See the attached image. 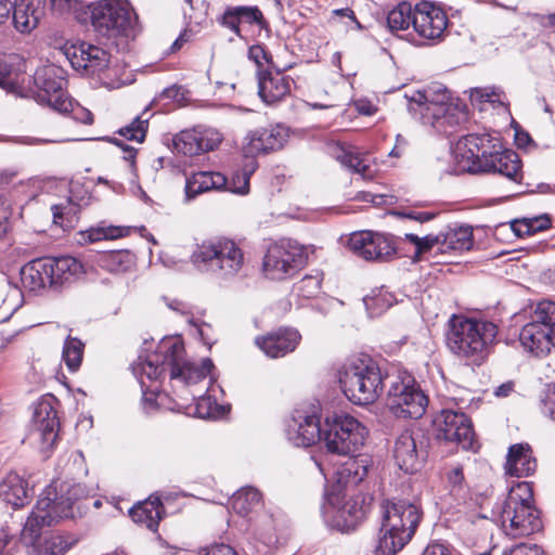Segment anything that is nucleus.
I'll return each mask as SVG.
<instances>
[{
  "label": "nucleus",
  "instance_id": "f257e3e1",
  "mask_svg": "<svg viewBox=\"0 0 555 555\" xmlns=\"http://www.w3.org/2000/svg\"><path fill=\"white\" fill-rule=\"evenodd\" d=\"M212 367V361L208 358L203 359L201 365L190 362L185 358L183 341L177 337L162 339L153 354L144 361L139 358L131 366L142 387L144 377L158 380L167 371L171 379L181 380L185 385L197 384L207 377Z\"/></svg>",
  "mask_w": 555,
  "mask_h": 555
},
{
  "label": "nucleus",
  "instance_id": "f03ea898",
  "mask_svg": "<svg viewBox=\"0 0 555 555\" xmlns=\"http://www.w3.org/2000/svg\"><path fill=\"white\" fill-rule=\"evenodd\" d=\"M498 332L491 321L453 314L448 323L447 346L460 359L480 365L488 358Z\"/></svg>",
  "mask_w": 555,
  "mask_h": 555
},
{
  "label": "nucleus",
  "instance_id": "7ed1b4c3",
  "mask_svg": "<svg viewBox=\"0 0 555 555\" xmlns=\"http://www.w3.org/2000/svg\"><path fill=\"white\" fill-rule=\"evenodd\" d=\"M382 527L375 555H395L414 535L422 519L421 507L408 500H385L382 505Z\"/></svg>",
  "mask_w": 555,
  "mask_h": 555
},
{
  "label": "nucleus",
  "instance_id": "20e7f679",
  "mask_svg": "<svg viewBox=\"0 0 555 555\" xmlns=\"http://www.w3.org/2000/svg\"><path fill=\"white\" fill-rule=\"evenodd\" d=\"M384 376L378 364L370 357L349 359L339 372V383L345 396L354 404L374 403L383 392Z\"/></svg>",
  "mask_w": 555,
  "mask_h": 555
},
{
  "label": "nucleus",
  "instance_id": "39448f33",
  "mask_svg": "<svg viewBox=\"0 0 555 555\" xmlns=\"http://www.w3.org/2000/svg\"><path fill=\"white\" fill-rule=\"evenodd\" d=\"M500 522L505 534L513 539L528 537L542 529L530 482L520 481L511 488L501 506Z\"/></svg>",
  "mask_w": 555,
  "mask_h": 555
},
{
  "label": "nucleus",
  "instance_id": "423d86ee",
  "mask_svg": "<svg viewBox=\"0 0 555 555\" xmlns=\"http://www.w3.org/2000/svg\"><path fill=\"white\" fill-rule=\"evenodd\" d=\"M191 262L201 272L228 280L243 268L244 253L233 240L215 237L196 245L191 255Z\"/></svg>",
  "mask_w": 555,
  "mask_h": 555
},
{
  "label": "nucleus",
  "instance_id": "0eeeda50",
  "mask_svg": "<svg viewBox=\"0 0 555 555\" xmlns=\"http://www.w3.org/2000/svg\"><path fill=\"white\" fill-rule=\"evenodd\" d=\"M94 30L104 37H134L138 16L128 0H100L90 7Z\"/></svg>",
  "mask_w": 555,
  "mask_h": 555
},
{
  "label": "nucleus",
  "instance_id": "6e6552de",
  "mask_svg": "<svg viewBox=\"0 0 555 555\" xmlns=\"http://www.w3.org/2000/svg\"><path fill=\"white\" fill-rule=\"evenodd\" d=\"M366 437V427L349 414H333L325 418L323 440L331 453L338 455L353 454L363 447Z\"/></svg>",
  "mask_w": 555,
  "mask_h": 555
},
{
  "label": "nucleus",
  "instance_id": "1a4fd4ad",
  "mask_svg": "<svg viewBox=\"0 0 555 555\" xmlns=\"http://www.w3.org/2000/svg\"><path fill=\"white\" fill-rule=\"evenodd\" d=\"M427 404V396L411 374L403 372L390 377L386 405L396 417L420 418Z\"/></svg>",
  "mask_w": 555,
  "mask_h": 555
},
{
  "label": "nucleus",
  "instance_id": "9d476101",
  "mask_svg": "<svg viewBox=\"0 0 555 555\" xmlns=\"http://www.w3.org/2000/svg\"><path fill=\"white\" fill-rule=\"evenodd\" d=\"M307 261L305 248L292 240H281L268 247L263 271L271 280H285L295 275Z\"/></svg>",
  "mask_w": 555,
  "mask_h": 555
},
{
  "label": "nucleus",
  "instance_id": "9b49d317",
  "mask_svg": "<svg viewBox=\"0 0 555 555\" xmlns=\"http://www.w3.org/2000/svg\"><path fill=\"white\" fill-rule=\"evenodd\" d=\"M34 82L39 102L60 113L70 111L72 102L64 90L66 80L61 67L53 64L39 67L34 75Z\"/></svg>",
  "mask_w": 555,
  "mask_h": 555
},
{
  "label": "nucleus",
  "instance_id": "f8f14e48",
  "mask_svg": "<svg viewBox=\"0 0 555 555\" xmlns=\"http://www.w3.org/2000/svg\"><path fill=\"white\" fill-rule=\"evenodd\" d=\"M501 144L498 137H492L489 133L465 135L457 144V157H460L459 163L462 169L472 173H479L483 166L482 159L490 158L492 153L499 151Z\"/></svg>",
  "mask_w": 555,
  "mask_h": 555
},
{
  "label": "nucleus",
  "instance_id": "ddd939ff",
  "mask_svg": "<svg viewBox=\"0 0 555 555\" xmlns=\"http://www.w3.org/2000/svg\"><path fill=\"white\" fill-rule=\"evenodd\" d=\"M435 423L439 439L456 442L464 450L474 448L475 433L472 422L465 413L443 410Z\"/></svg>",
  "mask_w": 555,
  "mask_h": 555
},
{
  "label": "nucleus",
  "instance_id": "4468645a",
  "mask_svg": "<svg viewBox=\"0 0 555 555\" xmlns=\"http://www.w3.org/2000/svg\"><path fill=\"white\" fill-rule=\"evenodd\" d=\"M350 249L367 261H389L396 255L392 241L382 233L362 231L349 238Z\"/></svg>",
  "mask_w": 555,
  "mask_h": 555
},
{
  "label": "nucleus",
  "instance_id": "2eb2a0df",
  "mask_svg": "<svg viewBox=\"0 0 555 555\" xmlns=\"http://www.w3.org/2000/svg\"><path fill=\"white\" fill-rule=\"evenodd\" d=\"M65 55L73 68L82 75H99L109 64V54L104 49L88 42L67 47Z\"/></svg>",
  "mask_w": 555,
  "mask_h": 555
},
{
  "label": "nucleus",
  "instance_id": "dca6fc26",
  "mask_svg": "<svg viewBox=\"0 0 555 555\" xmlns=\"http://www.w3.org/2000/svg\"><path fill=\"white\" fill-rule=\"evenodd\" d=\"M287 438L296 447H310L323 438V427L315 408L295 410L287 427Z\"/></svg>",
  "mask_w": 555,
  "mask_h": 555
},
{
  "label": "nucleus",
  "instance_id": "f3484780",
  "mask_svg": "<svg viewBox=\"0 0 555 555\" xmlns=\"http://www.w3.org/2000/svg\"><path fill=\"white\" fill-rule=\"evenodd\" d=\"M289 138V129L283 125L260 128L248 132L244 139L243 153L246 157L278 151Z\"/></svg>",
  "mask_w": 555,
  "mask_h": 555
},
{
  "label": "nucleus",
  "instance_id": "a211bd4d",
  "mask_svg": "<svg viewBox=\"0 0 555 555\" xmlns=\"http://www.w3.org/2000/svg\"><path fill=\"white\" fill-rule=\"evenodd\" d=\"M498 150L490 158L482 159L483 166L479 172L498 173L513 186L519 188L522 184L524 172L518 154L512 150H503L502 144Z\"/></svg>",
  "mask_w": 555,
  "mask_h": 555
},
{
  "label": "nucleus",
  "instance_id": "6ab92c4d",
  "mask_svg": "<svg viewBox=\"0 0 555 555\" xmlns=\"http://www.w3.org/2000/svg\"><path fill=\"white\" fill-rule=\"evenodd\" d=\"M447 25V15L440 8L426 1L416 4L413 29L420 37L428 40L438 39Z\"/></svg>",
  "mask_w": 555,
  "mask_h": 555
},
{
  "label": "nucleus",
  "instance_id": "aec40b11",
  "mask_svg": "<svg viewBox=\"0 0 555 555\" xmlns=\"http://www.w3.org/2000/svg\"><path fill=\"white\" fill-rule=\"evenodd\" d=\"M448 100L449 95L446 89L428 88L413 93L409 108L411 112L420 114L425 122L430 119L438 120L446 112L444 105Z\"/></svg>",
  "mask_w": 555,
  "mask_h": 555
},
{
  "label": "nucleus",
  "instance_id": "412c9836",
  "mask_svg": "<svg viewBox=\"0 0 555 555\" xmlns=\"http://www.w3.org/2000/svg\"><path fill=\"white\" fill-rule=\"evenodd\" d=\"M78 492V486L73 487L68 490L70 496H59L56 491L52 487H48L42 494L39 496L38 501H47L49 504L47 508L42 512V514H47L44 517L48 520V527L54 524H57L60 520L74 518L76 516V512L79 511L77 506L76 500L73 499V495H76Z\"/></svg>",
  "mask_w": 555,
  "mask_h": 555
},
{
  "label": "nucleus",
  "instance_id": "4be33fe9",
  "mask_svg": "<svg viewBox=\"0 0 555 555\" xmlns=\"http://www.w3.org/2000/svg\"><path fill=\"white\" fill-rule=\"evenodd\" d=\"M33 421V436L40 441L41 448L46 450L53 447L57 438L59 421L50 401L43 400L36 405Z\"/></svg>",
  "mask_w": 555,
  "mask_h": 555
},
{
  "label": "nucleus",
  "instance_id": "5701e85b",
  "mask_svg": "<svg viewBox=\"0 0 555 555\" xmlns=\"http://www.w3.org/2000/svg\"><path fill=\"white\" fill-rule=\"evenodd\" d=\"M393 457L398 467L406 474H413L421 469L424 454L418 450L416 438L412 431L405 430L397 437Z\"/></svg>",
  "mask_w": 555,
  "mask_h": 555
},
{
  "label": "nucleus",
  "instance_id": "b1692460",
  "mask_svg": "<svg viewBox=\"0 0 555 555\" xmlns=\"http://www.w3.org/2000/svg\"><path fill=\"white\" fill-rule=\"evenodd\" d=\"M301 339L294 328H280L256 338V345L270 358H280L293 352Z\"/></svg>",
  "mask_w": 555,
  "mask_h": 555
},
{
  "label": "nucleus",
  "instance_id": "393cba45",
  "mask_svg": "<svg viewBox=\"0 0 555 555\" xmlns=\"http://www.w3.org/2000/svg\"><path fill=\"white\" fill-rule=\"evenodd\" d=\"M13 24L21 34L35 30L46 14V0H14Z\"/></svg>",
  "mask_w": 555,
  "mask_h": 555
},
{
  "label": "nucleus",
  "instance_id": "a878e982",
  "mask_svg": "<svg viewBox=\"0 0 555 555\" xmlns=\"http://www.w3.org/2000/svg\"><path fill=\"white\" fill-rule=\"evenodd\" d=\"M519 340L529 352L538 357L545 356L555 346V333L530 321L521 328Z\"/></svg>",
  "mask_w": 555,
  "mask_h": 555
},
{
  "label": "nucleus",
  "instance_id": "bb28decb",
  "mask_svg": "<svg viewBox=\"0 0 555 555\" xmlns=\"http://www.w3.org/2000/svg\"><path fill=\"white\" fill-rule=\"evenodd\" d=\"M538 467L533 451L528 443H516L508 448L505 473L513 477L531 476Z\"/></svg>",
  "mask_w": 555,
  "mask_h": 555
},
{
  "label": "nucleus",
  "instance_id": "cd10ccee",
  "mask_svg": "<svg viewBox=\"0 0 555 555\" xmlns=\"http://www.w3.org/2000/svg\"><path fill=\"white\" fill-rule=\"evenodd\" d=\"M292 80L280 72H266L259 76L258 93L269 105L282 101L291 92Z\"/></svg>",
  "mask_w": 555,
  "mask_h": 555
},
{
  "label": "nucleus",
  "instance_id": "c85d7f7f",
  "mask_svg": "<svg viewBox=\"0 0 555 555\" xmlns=\"http://www.w3.org/2000/svg\"><path fill=\"white\" fill-rule=\"evenodd\" d=\"M328 153L343 166L359 173L364 180L373 179L374 170L371 168L369 159L362 156L354 147L341 143H333L328 145Z\"/></svg>",
  "mask_w": 555,
  "mask_h": 555
},
{
  "label": "nucleus",
  "instance_id": "c756f323",
  "mask_svg": "<svg viewBox=\"0 0 555 555\" xmlns=\"http://www.w3.org/2000/svg\"><path fill=\"white\" fill-rule=\"evenodd\" d=\"M80 538L77 533L67 531H53L44 535L34 548L30 555H65L78 542Z\"/></svg>",
  "mask_w": 555,
  "mask_h": 555
},
{
  "label": "nucleus",
  "instance_id": "7c9ffc66",
  "mask_svg": "<svg viewBox=\"0 0 555 555\" xmlns=\"http://www.w3.org/2000/svg\"><path fill=\"white\" fill-rule=\"evenodd\" d=\"M227 184L228 179L220 172L198 171L186 178L185 196L191 201L202 193L225 189Z\"/></svg>",
  "mask_w": 555,
  "mask_h": 555
},
{
  "label": "nucleus",
  "instance_id": "2f4dec72",
  "mask_svg": "<svg viewBox=\"0 0 555 555\" xmlns=\"http://www.w3.org/2000/svg\"><path fill=\"white\" fill-rule=\"evenodd\" d=\"M163 513L164 507L157 496H150L147 500L134 505L129 512L134 522L153 532L157 531Z\"/></svg>",
  "mask_w": 555,
  "mask_h": 555
},
{
  "label": "nucleus",
  "instance_id": "473e14b6",
  "mask_svg": "<svg viewBox=\"0 0 555 555\" xmlns=\"http://www.w3.org/2000/svg\"><path fill=\"white\" fill-rule=\"evenodd\" d=\"M46 258L35 259L21 269V282L29 292H38L53 285Z\"/></svg>",
  "mask_w": 555,
  "mask_h": 555
},
{
  "label": "nucleus",
  "instance_id": "72a5a7b5",
  "mask_svg": "<svg viewBox=\"0 0 555 555\" xmlns=\"http://www.w3.org/2000/svg\"><path fill=\"white\" fill-rule=\"evenodd\" d=\"M0 496L14 508L23 507L30 499L27 482L16 473L8 474L0 483Z\"/></svg>",
  "mask_w": 555,
  "mask_h": 555
},
{
  "label": "nucleus",
  "instance_id": "f704fd0d",
  "mask_svg": "<svg viewBox=\"0 0 555 555\" xmlns=\"http://www.w3.org/2000/svg\"><path fill=\"white\" fill-rule=\"evenodd\" d=\"M53 285L63 284L82 273V264L74 257L46 258Z\"/></svg>",
  "mask_w": 555,
  "mask_h": 555
},
{
  "label": "nucleus",
  "instance_id": "c9c22d12",
  "mask_svg": "<svg viewBox=\"0 0 555 555\" xmlns=\"http://www.w3.org/2000/svg\"><path fill=\"white\" fill-rule=\"evenodd\" d=\"M48 504L47 501H37L31 514L26 519L21 533V540L25 545L34 548V545L39 542L42 528L48 526V520L44 518L47 514H42Z\"/></svg>",
  "mask_w": 555,
  "mask_h": 555
},
{
  "label": "nucleus",
  "instance_id": "e433bc0d",
  "mask_svg": "<svg viewBox=\"0 0 555 555\" xmlns=\"http://www.w3.org/2000/svg\"><path fill=\"white\" fill-rule=\"evenodd\" d=\"M440 251H464L473 246V230L470 227H457L440 232Z\"/></svg>",
  "mask_w": 555,
  "mask_h": 555
},
{
  "label": "nucleus",
  "instance_id": "4c0bfd02",
  "mask_svg": "<svg viewBox=\"0 0 555 555\" xmlns=\"http://www.w3.org/2000/svg\"><path fill=\"white\" fill-rule=\"evenodd\" d=\"M230 505L236 514L248 516L261 505V494L253 487L242 488L233 494Z\"/></svg>",
  "mask_w": 555,
  "mask_h": 555
},
{
  "label": "nucleus",
  "instance_id": "58836bf2",
  "mask_svg": "<svg viewBox=\"0 0 555 555\" xmlns=\"http://www.w3.org/2000/svg\"><path fill=\"white\" fill-rule=\"evenodd\" d=\"M125 228L115 225L92 227L85 231L76 233V242L80 245L100 242L102 240H116L125 236Z\"/></svg>",
  "mask_w": 555,
  "mask_h": 555
},
{
  "label": "nucleus",
  "instance_id": "ea45409f",
  "mask_svg": "<svg viewBox=\"0 0 555 555\" xmlns=\"http://www.w3.org/2000/svg\"><path fill=\"white\" fill-rule=\"evenodd\" d=\"M416 5L410 2H400L395 7L387 16V24L392 31L406 30L413 26Z\"/></svg>",
  "mask_w": 555,
  "mask_h": 555
},
{
  "label": "nucleus",
  "instance_id": "a19ab883",
  "mask_svg": "<svg viewBox=\"0 0 555 555\" xmlns=\"http://www.w3.org/2000/svg\"><path fill=\"white\" fill-rule=\"evenodd\" d=\"M199 134L201 129H197V127L181 131L173 139L176 151L188 156L202 154L203 145H201Z\"/></svg>",
  "mask_w": 555,
  "mask_h": 555
},
{
  "label": "nucleus",
  "instance_id": "79ce46f5",
  "mask_svg": "<svg viewBox=\"0 0 555 555\" xmlns=\"http://www.w3.org/2000/svg\"><path fill=\"white\" fill-rule=\"evenodd\" d=\"M83 343L74 337H67L63 346L62 359L70 372H77L83 358Z\"/></svg>",
  "mask_w": 555,
  "mask_h": 555
},
{
  "label": "nucleus",
  "instance_id": "37998d69",
  "mask_svg": "<svg viewBox=\"0 0 555 555\" xmlns=\"http://www.w3.org/2000/svg\"><path fill=\"white\" fill-rule=\"evenodd\" d=\"M339 481L346 486L359 485L367 475V466L363 460L351 459L339 470Z\"/></svg>",
  "mask_w": 555,
  "mask_h": 555
},
{
  "label": "nucleus",
  "instance_id": "c03bdc74",
  "mask_svg": "<svg viewBox=\"0 0 555 555\" xmlns=\"http://www.w3.org/2000/svg\"><path fill=\"white\" fill-rule=\"evenodd\" d=\"M256 169L254 160L246 164L242 169L233 172L225 188L232 193L245 195L249 193V179Z\"/></svg>",
  "mask_w": 555,
  "mask_h": 555
},
{
  "label": "nucleus",
  "instance_id": "a18cd8bd",
  "mask_svg": "<svg viewBox=\"0 0 555 555\" xmlns=\"http://www.w3.org/2000/svg\"><path fill=\"white\" fill-rule=\"evenodd\" d=\"M404 240L415 247V253L413 255V261H420L422 256L428 251H430L434 247H438L440 250V236L438 234H428L420 237L413 233H406L404 235Z\"/></svg>",
  "mask_w": 555,
  "mask_h": 555
},
{
  "label": "nucleus",
  "instance_id": "49530a36",
  "mask_svg": "<svg viewBox=\"0 0 555 555\" xmlns=\"http://www.w3.org/2000/svg\"><path fill=\"white\" fill-rule=\"evenodd\" d=\"M513 230L519 237L530 236L551 227V220L546 215L524 219L513 223Z\"/></svg>",
  "mask_w": 555,
  "mask_h": 555
},
{
  "label": "nucleus",
  "instance_id": "de8ad7c7",
  "mask_svg": "<svg viewBox=\"0 0 555 555\" xmlns=\"http://www.w3.org/2000/svg\"><path fill=\"white\" fill-rule=\"evenodd\" d=\"M132 266L131 255L124 251H111L101 258V267L112 273H122Z\"/></svg>",
  "mask_w": 555,
  "mask_h": 555
},
{
  "label": "nucleus",
  "instance_id": "09e8293b",
  "mask_svg": "<svg viewBox=\"0 0 555 555\" xmlns=\"http://www.w3.org/2000/svg\"><path fill=\"white\" fill-rule=\"evenodd\" d=\"M144 115L145 113L137 116L129 125L121 127L117 133L129 141L142 143L149 128V117L144 118Z\"/></svg>",
  "mask_w": 555,
  "mask_h": 555
},
{
  "label": "nucleus",
  "instance_id": "8fccbe9b",
  "mask_svg": "<svg viewBox=\"0 0 555 555\" xmlns=\"http://www.w3.org/2000/svg\"><path fill=\"white\" fill-rule=\"evenodd\" d=\"M531 322L553 330L555 333V302L551 300L540 301L531 314Z\"/></svg>",
  "mask_w": 555,
  "mask_h": 555
},
{
  "label": "nucleus",
  "instance_id": "3c124183",
  "mask_svg": "<svg viewBox=\"0 0 555 555\" xmlns=\"http://www.w3.org/2000/svg\"><path fill=\"white\" fill-rule=\"evenodd\" d=\"M321 283V275H306L298 283H296L295 291L300 297L312 298L320 293Z\"/></svg>",
  "mask_w": 555,
  "mask_h": 555
},
{
  "label": "nucleus",
  "instance_id": "603ef678",
  "mask_svg": "<svg viewBox=\"0 0 555 555\" xmlns=\"http://www.w3.org/2000/svg\"><path fill=\"white\" fill-rule=\"evenodd\" d=\"M347 527H353L364 517V511L357 500H348L339 511Z\"/></svg>",
  "mask_w": 555,
  "mask_h": 555
},
{
  "label": "nucleus",
  "instance_id": "864d4df0",
  "mask_svg": "<svg viewBox=\"0 0 555 555\" xmlns=\"http://www.w3.org/2000/svg\"><path fill=\"white\" fill-rule=\"evenodd\" d=\"M197 129H201L199 137L203 153L214 151L219 146L222 141V134L217 129L202 126H198Z\"/></svg>",
  "mask_w": 555,
  "mask_h": 555
},
{
  "label": "nucleus",
  "instance_id": "5fc2aeb1",
  "mask_svg": "<svg viewBox=\"0 0 555 555\" xmlns=\"http://www.w3.org/2000/svg\"><path fill=\"white\" fill-rule=\"evenodd\" d=\"M448 481L451 486V493L465 499L467 490L464 486V475L461 467H454L448 473Z\"/></svg>",
  "mask_w": 555,
  "mask_h": 555
},
{
  "label": "nucleus",
  "instance_id": "6e6d98bb",
  "mask_svg": "<svg viewBox=\"0 0 555 555\" xmlns=\"http://www.w3.org/2000/svg\"><path fill=\"white\" fill-rule=\"evenodd\" d=\"M240 23L257 24L262 26L263 15L257 7H235Z\"/></svg>",
  "mask_w": 555,
  "mask_h": 555
},
{
  "label": "nucleus",
  "instance_id": "4d7b16f0",
  "mask_svg": "<svg viewBox=\"0 0 555 555\" xmlns=\"http://www.w3.org/2000/svg\"><path fill=\"white\" fill-rule=\"evenodd\" d=\"M470 101L474 104L475 102L483 103H496L501 101V93L493 88H475L470 90Z\"/></svg>",
  "mask_w": 555,
  "mask_h": 555
},
{
  "label": "nucleus",
  "instance_id": "13d9d810",
  "mask_svg": "<svg viewBox=\"0 0 555 555\" xmlns=\"http://www.w3.org/2000/svg\"><path fill=\"white\" fill-rule=\"evenodd\" d=\"M16 79L12 73V67L5 61L0 60V87L13 91L16 88Z\"/></svg>",
  "mask_w": 555,
  "mask_h": 555
},
{
  "label": "nucleus",
  "instance_id": "bf43d9fd",
  "mask_svg": "<svg viewBox=\"0 0 555 555\" xmlns=\"http://www.w3.org/2000/svg\"><path fill=\"white\" fill-rule=\"evenodd\" d=\"M502 555H544V552L535 544L519 543L505 550Z\"/></svg>",
  "mask_w": 555,
  "mask_h": 555
},
{
  "label": "nucleus",
  "instance_id": "052dcab7",
  "mask_svg": "<svg viewBox=\"0 0 555 555\" xmlns=\"http://www.w3.org/2000/svg\"><path fill=\"white\" fill-rule=\"evenodd\" d=\"M221 24L232 31H234L237 36H241L240 34V20L236 12L235 7L228 8L224 13L221 16Z\"/></svg>",
  "mask_w": 555,
  "mask_h": 555
},
{
  "label": "nucleus",
  "instance_id": "680f3d73",
  "mask_svg": "<svg viewBox=\"0 0 555 555\" xmlns=\"http://www.w3.org/2000/svg\"><path fill=\"white\" fill-rule=\"evenodd\" d=\"M395 215L399 216V217H402V218H406V219H411V220H415V221H418L421 223H424V222H427V221H430L435 218V214L434 212H429V211H416V210H398L395 212Z\"/></svg>",
  "mask_w": 555,
  "mask_h": 555
},
{
  "label": "nucleus",
  "instance_id": "e2e57ef3",
  "mask_svg": "<svg viewBox=\"0 0 555 555\" xmlns=\"http://www.w3.org/2000/svg\"><path fill=\"white\" fill-rule=\"evenodd\" d=\"M386 294L379 293L375 297L364 298V304L369 310L371 308H376L382 311L392 305V300L386 298Z\"/></svg>",
  "mask_w": 555,
  "mask_h": 555
},
{
  "label": "nucleus",
  "instance_id": "0e129e2a",
  "mask_svg": "<svg viewBox=\"0 0 555 555\" xmlns=\"http://www.w3.org/2000/svg\"><path fill=\"white\" fill-rule=\"evenodd\" d=\"M52 9L60 14L75 10L82 0H50Z\"/></svg>",
  "mask_w": 555,
  "mask_h": 555
},
{
  "label": "nucleus",
  "instance_id": "69168bd1",
  "mask_svg": "<svg viewBox=\"0 0 555 555\" xmlns=\"http://www.w3.org/2000/svg\"><path fill=\"white\" fill-rule=\"evenodd\" d=\"M249 57L254 60L258 65H261L262 62L271 63V55L266 51L262 46L256 44L250 47L249 49Z\"/></svg>",
  "mask_w": 555,
  "mask_h": 555
},
{
  "label": "nucleus",
  "instance_id": "338daca9",
  "mask_svg": "<svg viewBox=\"0 0 555 555\" xmlns=\"http://www.w3.org/2000/svg\"><path fill=\"white\" fill-rule=\"evenodd\" d=\"M543 413L555 421V384L543 400Z\"/></svg>",
  "mask_w": 555,
  "mask_h": 555
},
{
  "label": "nucleus",
  "instance_id": "774afa93",
  "mask_svg": "<svg viewBox=\"0 0 555 555\" xmlns=\"http://www.w3.org/2000/svg\"><path fill=\"white\" fill-rule=\"evenodd\" d=\"M211 399L210 397L201 396L196 400V412L199 417H208L211 415Z\"/></svg>",
  "mask_w": 555,
  "mask_h": 555
}]
</instances>
